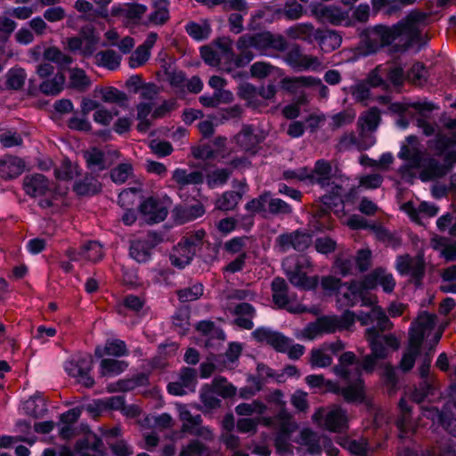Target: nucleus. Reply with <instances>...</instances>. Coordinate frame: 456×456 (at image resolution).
Listing matches in <instances>:
<instances>
[{
  "instance_id": "473e14b6",
  "label": "nucleus",
  "mask_w": 456,
  "mask_h": 456,
  "mask_svg": "<svg viewBox=\"0 0 456 456\" xmlns=\"http://www.w3.org/2000/svg\"><path fill=\"white\" fill-rule=\"evenodd\" d=\"M125 404L124 398L121 395L110 396L105 399L94 401L86 406V411L96 415L100 411L110 409L122 411Z\"/></svg>"
},
{
  "instance_id": "6ab92c4d",
  "label": "nucleus",
  "mask_w": 456,
  "mask_h": 456,
  "mask_svg": "<svg viewBox=\"0 0 456 456\" xmlns=\"http://www.w3.org/2000/svg\"><path fill=\"white\" fill-rule=\"evenodd\" d=\"M312 14L322 23H330L333 25H340L347 20L348 13L344 12L340 7L334 4H322L313 3L310 5Z\"/></svg>"
},
{
  "instance_id": "58836bf2",
  "label": "nucleus",
  "mask_w": 456,
  "mask_h": 456,
  "mask_svg": "<svg viewBox=\"0 0 456 456\" xmlns=\"http://www.w3.org/2000/svg\"><path fill=\"white\" fill-rule=\"evenodd\" d=\"M346 224L352 229H370L380 239H385V237L387 236V231L381 226L377 224H368L366 219L357 215L351 216L347 219Z\"/></svg>"
},
{
  "instance_id": "c85d7f7f",
  "label": "nucleus",
  "mask_w": 456,
  "mask_h": 456,
  "mask_svg": "<svg viewBox=\"0 0 456 456\" xmlns=\"http://www.w3.org/2000/svg\"><path fill=\"white\" fill-rule=\"evenodd\" d=\"M23 161L12 156H5L0 159V175L4 179H13L22 174Z\"/></svg>"
},
{
  "instance_id": "b1692460",
  "label": "nucleus",
  "mask_w": 456,
  "mask_h": 456,
  "mask_svg": "<svg viewBox=\"0 0 456 456\" xmlns=\"http://www.w3.org/2000/svg\"><path fill=\"white\" fill-rule=\"evenodd\" d=\"M156 237L148 234L143 239L132 241L130 256L138 263H145L151 258V250L155 246Z\"/></svg>"
},
{
  "instance_id": "6e6552de",
  "label": "nucleus",
  "mask_w": 456,
  "mask_h": 456,
  "mask_svg": "<svg viewBox=\"0 0 456 456\" xmlns=\"http://www.w3.org/2000/svg\"><path fill=\"white\" fill-rule=\"evenodd\" d=\"M436 317L422 312L411 323L409 330V345L401 361V368L409 370L413 367L415 358L419 354L423 339L428 338L436 326Z\"/></svg>"
},
{
  "instance_id": "7ed1b4c3",
  "label": "nucleus",
  "mask_w": 456,
  "mask_h": 456,
  "mask_svg": "<svg viewBox=\"0 0 456 456\" xmlns=\"http://www.w3.org/2000/svg\"><path fill=\"white\" fill-rule=\"evenodd\" d=\"M434 105L426 102H414L409 104L393 103L390 110L404 116H414L417 126L426 135L435 134L436 137L430 143V148L437 153H443L451 144H456V118H444L443 128L437 130L429 121L428 114Z\"/></svg>"
},
{
  "instance_id": "ddd939ff",
  "label": "nucleus",
  "mask_w": 456,
  "mask_h": 456,
  "mask_svg": "<svg viewBox=\"0 0 456 456\" xmlns=\"http://www.w3.org/2000/svg\"><path fill=\"white\" fill-rule=\"evenodd\" d=\"M348 415L340 405L320 408L313 415V421L320 428L334 433H342L348 428Z\"/></svg>"
},
{
  "instance_id": "a211bd4d",
  "label": "nucleus",
  "mask_w": 456,
  "mask_h": 456,
  "mask_svg": "<svg viewBox=\"0 0 456 456\" xmlns=\"http://www.w3.org/2000/svg\"><path fill=\"white\" fill-rule=\"evenodd\" d=\"M287 64L298 71L319 72L325 68L321 59L305 54L298 49L291 50L287 53Z\"/></svg>"
},
{
  "instance_id": "680f3d73",
  "label": "nucleus",
  "mask_w": 456,
  "mask_h": 456,
  "mask_svg": "<svg viewBox=\"0 0 456 456\" xmlns=\"http://www.w3.org/2000/svg\"><path fill=\"white\" fill-rule=\"evenodd\" d=\"M312 239L308 233L295 232L289 238L287 237V244L289 243L295 249L303 251L309 247Z\"/></svg>"
},
{
  "instance_id": "dca6fc26",
  "label": "nucleus",
  "mask_w": 456,
  "mask_h": 456,
  "mask_svg": "<svg viewBox=\"0 0 456 456\" xmlns=\"http://www.w3.org/2000/svg\"><path fill=\"white\" fill-rule=\"evenodd\" d=\"M297 441L313 454L320 453L322 449L329 456H337L338 453V449L332 445L327 436H319L309 428L301 429Z\"/></svg>"
},
{
  "instance_id": "3c124183",
  "label": "nucleus",
  "mask_w": 456,
  "mask_h": 456,
  "mask_svg": "<svg viewBox=\"0 0 456 456\" xmlns=\"http://www.w3.org/2000/svg\"><path fill=\"white\" fill-rule=\"evenodd\" d=\"M78 175L77 164L69 159H63L60 167L55 169V176L59 180H71Z\"/></svg>"
},
{
  "instance_id": "774afa93",
  "label": "nucleus",
  "mask_w": 456,
  "mask_h": 456,
  "mask_svg": "<svg viewBox=\"0 0 456 456\" xmlns=\"http://www.w3.org/2000/svg\"><path fill=\"white\" fill-rule=\"evenodd\" d=\"M132 174V166L128 163L118 165L111 171L110 176L114 183H125Z\"/></svg>"
},
{
  "instance_id": "412c9836",
  "label": "nucleus",
  "mask_w": 456,
  "mask_h": 456,
  "mask_svg": "<svg viewBox=\"0 0 456 456\" xmlns=\"http://www.w3.org/2000/svg\"><path fill=\"white\" fill-rule=\"evenodd\" d=\"M98 39L94 29L87 28L82 31L80 37L69 38L68 40V47L72 51H78L85 56H89L95 52Z\"/></svg>"
},
{
  "instance_id": "2f4dec72",
  "label": "nucleus",
  "mask_w": 456,
  "mask_h": 456,
  "mask_svg": "<svg viewBox=\"0 0 456 456\" xmlns=\"http://www.w3.org/2000/svg\"><path fill=\"white\" fill-rule=\"evenodd\" d=\"M103 256L102 248L100 243L97 241H90L85 244L80 252L72 253L69 257L71 261H79L81 259H86L89 262H97L101 260Z\"/></svg>"
},
{
  "instance_id": "f704fd0d",
  "label": "nucleus",
  "mask_w": 456,
  "mask_h": 456,
  "mask_svg": "<svg viewBox=\"0 0 456 456\" xmlns=\"http://www.w3.org/2000/svg\"><path fill=\"white\" fill-rule=\"evenodd\" d=\"M338 443L354 455L362 456L369 451L368 443L364 438L356 440L349 436H340Z\"/></svg>"
},
{
  "instance_id": "4d7b16f0",
  "label": "nucleus",
  "mask_w": 456,
  "mask_h": 456,
  "mask_svg": "<svg viewBox=\"0 0 456 456\" xmlns=\"http://www.w3.org/2000/svg\"><path fill=\"white\" fill-rule=\"evenodd\" d=\"M240 199V193L226 191L216 200V208L224 211L232 210L237 206Z\"/></svg>"
},
{
  "instance_id": "69168bd1",
  "label": "nucleus",
  "mask_w": 456,
  "mask_h": 456,
  "mask_svg": "<svg viewBox=\"0 0 456 456\" xmlns=\"http://www.w3.org/2000/svg\"><path fill=\"white\" fill-rule=\"evenodd\" d=\"M203 294V286L200 283L193 284L191 287L178 291L179 299L183 302L193 301Z\"/></svg>"
},
{
  "instance_id": "423d86ee",
  "label": "nucleus",
  "mask_w": 456,
  "mask_h": 456,
  "mask_svg": "<svg viewBox=\"0 0 456 456\" xmlns=\"http://www.w3.org/2000/svg\"><path fill=\"white\" fill-rule=\"evenodd\" d=\"M380 286L384 292L391 293L395 286L393 274L383 269H376L365 276L362 282H352L343 292L344 304L354 305L362 301L364 305H372L376 298L367 296V291ZM342 292L339 291V296Z\"/></svg>"
},
{
  "instance_id": "13d9d810",
  "label": "nucleus",
  "mask_w": 456,
  "mask_h": 456,
  "mask_svg": "<svg viewBox=\"0 0 456 456\" xmlns=\"http://www.w3.org/2000/svg\"><path fill=\"white\" fill-rule=\"evenodd\" d=\"M214 391L222 397H232L236 393V388L226 379L223 377H216L213 380Z\"/></svg>"
},
{
  "instance_id": "f8f14e48",
  "label": "nucleus",
  "mask_w": 456,
  "mask_h": 456,
  "mask_svg": "<svg viewBox=\"0 0 456 456\" xmlns=\"http://www.w3.org/2000/svg\"><path fill=\"white\" fill-rule=\"evenodd\" d=\"M308 86H316L319 94L322 98H326L329 94V88L324 86L320 78L311 76L298 77L295 78L287 77V94L295 91L297 94V103H302L305 101L304 89ZM299 109L297 105L287 106V118H294L298 117Z\"/></svg>"
},
{
  "instance_id": "e433bc0d",
  "label": "nucleus",
  "mask_w": 456,
  "mask_h": 456,
  "mask_svg": "<svg viewBox=\"0 0 456 456\" xmlns=\"http://www.w3.org/2000/svg\"><path fill=\"white\" fill-rule=\"evenodd\" d=\"M237 144L246 150H253L260 142L258 136L254 133L252 126H246L242 128L240 133L235 136Z\"/></svg>"
},
{
  "instance_id": "7c9ffc66",
  "label": "nucleus",
  "mask_w": 456,
  "mask_h": 456,
  "mask_svg": "<svg viewBox=\"0 0 456 456\" xmlns=\"http://www.w3.org/2000/svg\"><path fill=\"white\" fill-rule=\"evenodd\" d=\"M401 415L396 421V426L400 431V437H406L414 432L416 424L411 418V408L408 406L405 399H401L399 403Z\"/></svg>"
},
{
  "instance_id": "09e8293b",
  "label": "nucleus",
  "mask_w": 456,
  "mask_h": 456,
  "mask_svg": "<svg viewBox=\"0 0 456 456\" xmlns=\"http://www.w3.org/2000/svg\"><path fill=\"white\" fill-rule=\"evenodd\" d=\"M101 189V183L93 176H86L83 181L77 183L74 186L75 191L79 195H90L98 192Z\"/></svg>"
},
{
  "instance_id": "f03ea898",
  "label": "nucleus",
  "mask_w": 456,
  "mask_h": 456,
  "mask_svg": "<svg viewBox=\"0 0 456 456\" xmlns=\"http://www.w3.org/2000/svg\"><path fill=\"white\" fill-rule=\"evenodd\" d=\"M236 46L239 54L233 53L232 40L222 37L210 45L202 46L200 54L207 64L214 67L222 65L224 69L231 70L251 61L255 55L252 50L262 53L269 48L281 47L282 42L270 32H263L241 36Z\"/></svg>"
},
{
  "instance_id": "f257e3e1",
  "label": "nucleus",
  "mask_w": 456,
  "mask_h": 456,
  "mask_svg": "<svg viewBox=\"0 0 456 456\" xmlns=\"http://www.w3.org/2000/svg\"><path fill=\"white\" fill-rule=\"evenodd\" d=\"M367 340L371 348V354L366 355L362 363L356 361L352 352L344 353L339 358V363L333 369L334 373L346 383L341 387L337 382L325 379L322 375H309L305 378L311 387L322 388L324 391L341 395L347 402L362 403L365 402V392L362 370L370 372L374 370L377 361L386 358L389 352L399 347V341L394 335H380L375 328L366 330Z\"/></svg>"
},
{
  "instance_id": "2eb2a0df",
  "label": "nucleus",
  "mask_w": 456,
  "mask_h": 456,
  "mask_svg": "<svg viewBox=\"0 0 456 456\" xmlns=\"http://www.w3.org/2000/svg\"><path fill=\"white\" fill-rule=\"evenodd\" d=\"M66 372L74 378L77 383L91 387L94 384L90 371L93 368V359L90 354L72 357L64 365Z\"/></svg>"
},
{
  "instance_id": "f3484780",
  "label": "nucleus",
  "mask_w": 456,
  "mask_h": 456,
  "mask_svg": "<svg viewBox=\"0 0 456 456\" xmlns=\"http://www.w3.org/2000/svg\"><path fill=\"white\" fill-rule=\"evenodd\" d=\"M395 269L401 275L409 276L411 280L418 282L425 271V261L422 253H419L414 257L409 255L397 256Z\"/></svg>"
},
{
  "instance_id": "c756f323",
  "label": "nucleus",
  "mask_w": 456,
  "mask_h": 456,
  "mask_svg": "<svg viewBox=\"0 0 456 456\" xmlns=\"http://www.w3.org/2000/svg\"><path fill=\"white\" fill-rule=\"evenodd\" d=\"M358 319L362 324H368L370 322L376 323L380 330H387L392 327V322L389 321L383 309L378 305H374L370 313H362L359 315Z\"/></svg>"
},
{
  "instance_id": "a18cd8bd",
  "label": "nucleus",
  "mask_w": 456,
  "mask_h": 456,
  "mask_svg": "<svg viewBox=\"0 0 456 456\" xmlns=\"http://www.w3.org/2000/svg\"><path fill=\"white\" fill-rule=\"evenodd\" d=\"M310 362L312 366L317 368H325L332 362L331 354L327 350V346L322 345L319 348L312 350Z\"/></svg>"
},
{
  "instance_id": "c03bdc74",
  "label": "nucleus",
  "mask_w": 456,
  "mask_h": 456,
  "mask_svg": "<svg viewBox=\"0 0 456 456\" xmlns=\"http://www.w3.org/2000/svg\"><path fill=\"white\" fill-rule=\"evenodd\" d=\"M85 159L88 168L92 172L101 171L107 167L103 153L95 148L86 151L85 153Z\"/></svg>"
},
{
  "instance_id": "ea45409f",
  "label": "nucleus",
  "mask_w": 456,
  "mask_h": 456,
  "mask_svg": "<svg viewBox=\"0 0 456 456\" xmlns=\"http://www.w3.org/2000/svg\"><path fill=\"white\" fill-rule=\"evenodd\" d=\"M23 410L28 415L41 417L46 411L45 399L39 395H35L23 403Z\"/></svg>"
},
{
  "instance_id": "bb28decb",
  "label": "nucleus",
  "mask_w": 456,
  "mask_h": 456,
  "mask_svg": "<svg viewBox=\"0 0 456 456\" xmlns=\"http://www.w3.org/2000/svg\"><path fill=\"white\" fill-rule=\"evenodd\" d=\"M103 444L102 440L93 433H87L84 439L77 443L76 450L80 456H96L103 454Z\"/></svg>"
},
{
  "instance_id": "a19ab883",
  "label": "nucleus",
  "mask_w": 456,
  "mask_h": 456,
  "mask_svg": "<svg viewBox=\"0 0 456 456\" xmlns=\"http://www.w3.org/2000/svg\"><path fill=\"white\" fill-rule=\"evenodd\" d=\"M127 367L124 361L115 359H102L100 365V373L102 376H117Z\"/></svg>"
},
{
  "instance_id": "4be33fe9",
  "label": "nucleus",
  "mask_w": 456,
  "mask_h": 456,
  "mask_svg": "<svg viewBox=\"0 0 456 456\" xmlns=\"http://www.w3.org/2000/svg\"><path fill=\"white\" fill-rule=\"evenodd\" d=\"M140 212L148 223H159L167 216V206L164 200L149 198L140 206Z\"/></svg>"
},
{
  "instance_id": "de8ad7c7",
  "label": "nucleus",
  "mask_w": 456,
  "mask_h": 456,
  "mask_svg": "<svg viewBox=\"0 0 456 456\" xmlns=\"http://www.w3.org/2000/svg\"><path fill=\"white\" fill-rule=\"evenodd\" d=\"M44 58L58 64L61 69H65L72 62V59L69 56L64 54L56 47L47 48L44 52Z\"/></svg>"
},
{
  "instance_id": "4c0bfd02",
  "label": "nucleus",
  "mask_w": 456,
  "mask_h": 456,
  "mask_svg": "<svg viewBox=\"0 0 456 456\" xmlns=\"http://www.w3.org/2000/svg\"><path fill=\"white\" fill-rule=\"evenodd\" d=\"M152 105L151 103L142 102L137 105V129L141 133H145L151 126L152 116Z\"/></svg>"
},
{
  "instance_id": "49530a36",
  "label": "nucleus",
  "mask_w": 456,
  "mask_h": 456,
  "mask_svg": "<svg viewBox=\"0 0 456 456\" xmlns=\"http://www.w3.org/2000/svg\"><path fill=\"white\" fill-rule=\"evenodd\" d=\"M69 86L79 91L86 90L90 86V79L86 72L78 68L69 69Z\"/></svg>"
},
{
  "instance_id": "5fc2aeb1",
  "label": "nucleus",
  "mask_w": 456,
  "mask_h": 456,
  "mask_svg": "<svg viewBox=\"0 0 456 456\" xmlns=\"http://www.w3.org/2000/svg\"><path fill=\"white\" fill-rule=\"evenodd\" d=\"M291 284L303 289H312L317 287L318 279L317 277L309 278L301 272L291 274L289 277Z\"/></svg>"
},
{
  "instance_id": "c9c22d12",
  "label": "nucleus",
  "mask_w": 456,
  "mask_h": 456,
  "mask_svg": "<svg viewBox=\"0 0 456 456\" xmlns=\"http://www.w3.org/2000/svg\"><path fill=\"white\" fill-rule=\"evenodd\" d=\"M315 31L316 29H314L313 25L309 23H300L287 29V37L313 43Z\"/></svg>"
},
{
  "instance_id": "5701e85b",
  "label": "nucleus",
  "mask_w": 456,
  "mask_h": 456,
  "mask_svg": "<svg viewBox=\"0 0 456 456\" xmlns=\"http://www.w3.org/2000/svg\"><path fill=\"white\" fill-rule=\"evenodd\" d=\"M402 209L413 222L420 224H423V217L435 216L438 213L436 206L426 201L420 202L418 205L414 202L409 201L403 205Z\"/></svg>"
},
{
  "instance_id": "9d476101",
  "label": "nucleus",
  "mask_w": 456,
  "mask_h": 456,
  "mask_svg": "<svg viewBox=\"0 0 456 456\" xmlns=\"http://www.w3.org/2000/svg\"><path fill=\"white\" fill-rule=\"evenodd\" d=\"M354 320L355 316L350 311L344 312L340 316H322L314 322L309 323L305 329L304 334L307 338L314 339L323 334L346 330L354 324Z\"/></svg>"
},
{
  "instance_id": "9b49d317",
  "label": "nucleus",
  "mask_w": 456,
  "mask_h": 456,
  "mask_svg": "<svg viewBox=\"0 0 456 456\" xmlns=\"http://www.w3.org/2000/svg\"><path fill=\"white\" fill-rule=\"evenodd\" d=\"M23 186L28 195L42 198L39 201L42 208L58 206V201L63 195V192L56 191L53 184L40 174L26 176Z\"/></svg>"
},
{
  "instance_id": "bf43d9fd",
  "label": "nucleus",
  "mask_w": 456,
  "mask_h": 456,
  "mask_svg": "<svg viewBox=\"0 0 456 456\" xmlns=\"http://www.w3.org/2000/svg\"><path fill=\"white\" fill-rule=\"evenodd\" d=\"M273 302L278 308L285 307V284L280 278L272 283Z\"/></svg>"
},
{
  "instance_id": "20e7f679",
  "label": "nucleus",
  "mask_w": 456,
  "mask_h": 456,
  "mask_svg": "<svg viewBox=\"0 0 456 456\" xmlns=\"http://www.w3.org/2000/svg\"><path fill=\"white\" fill-rule=\"evenodd\" d=\"M428 15L412 12L393 27L377 25L366 30L365 45L369 53L376 52L396 39L402 45H411L419 37V29L428 22Z\"/></svg>"
},
{
  "instance_id": "cd10ccee",
  "label": "nucleus",
  "mask_w": 456,
  "mask_h": 456,
  "mask_svg": "<svg viewBox=\"0 0 456 456\" xmlns=\"http://www.w3.org/2000/svg\"><path fill=\"white\" fill-rule=\"evenodd\" d=\"M314 41H317L323 53H330L338 49L342 43V37L334 30L316 29Z\"/></svg>"
},
{
  "instance_id": "393cba45",
  "label": "nucleus",
  "mask_w": 456,
  "mask_h": 456,
  "mask_svg": "<svg viewBox=\"0 0 456 456\" xmlns=\"http://www.w3.org/2000/svg\"><path fill=\"white\" fill-rule=\"evenodd\" d=\"M203 179V174L197 170L176 168L172 174V181L179 190H183L191 185H199L202 183Z\"/></svg>"
},
{
  "instance_id": "864d4df0",
  "label": "nucleus",
  "mask_w": 456,
  "mask_h": 456,
  "mask_svg": "<svg viewBox=\"0 0 456 456\" xmlns=\"http://www.w3.org/2000/svg\"><path fill=\"white\" fill-rule=\"evenodd\" d=\"M65 77L62 74H57L52 79H47L40 85V90L45 94H59L64 85Z\"/></svg>"
},
{
  "instance_id": "1a4fd4ad",
  "label": "nucleus",
  "mask_w": 456,
  "mask_h": 456,
  "mask_svg": "<svg viewBox=\"0 0 456 456\" xmlns=\"http://www.w3.org/2000/svg\"><path fill=\"white\" fill-rule=\"evenodd\" d=\"M452 385L449 388L450 402L444 410L439 411L433 406L422 407V416L432 421L434 425H441L449 433L456 436V366L451 374Z\"/></svg>"
},
{
  "instance_id": "4468645a",
  "label": "nucleus",
  "mask_w": 456,
  "mask_h": 456,
  "mask_svg": "<svg viewBox=\"0 0 456 456\" xmlns=\"http://www.w3.org/2000/svg\"><path fill=\"white\" fill-rule=\"evenodd\" d=\"M204 236L205 232L202 230L184 236L170 256L172 264L179 268L187 265L201 245Z\"/></svg>"
},
{
  "instance_id": "79ce46f5",
  "label": "nucleus",
  "mask_w": 456,
  "mask_h": 456,
  "mask_svg": "<svg viewBox=\"0 0 456 456\" xmlns=\"http://www.w3.org/2000/svg\"><path fill=\"white\" fill-rule=\"evenodd\" d=\"M179 417L183 421V430L192 434L201 423L200 415L193 416L185 406H178Z\"/></svg>"
},
{
  "instance_id": "0eeeda50",
  "label": "nucleus",
  "mask_w": 456,
  "mask_h": 456,
  "mask_svg": "<svg viewBox=\"0 0 456 456\" xmlns=\"http://www.w3.org/2000/svg\"><path fill=\"white\" fill-rule=\"evenodd\" d=\"M334 176L335 170L329 162L323 159L316 161L314 170L310 173L304 170L300 175H297L295 172L287 170V180L294 177H298L301 180L310 178L313 183L320 184L322 188L329 186L332 188L331 194H326L322 198V202L324 207L322 211L323 212L331 210L333 207H337L342 203L340 195L341 187L336 183Z\"/></svg>"
},
{
  "instance_id": "603ef678",
  "label": "nucleus",
  "mask_w": 456,
  "mask_h": 456,
  "mask_svg": "<svg viewBox=\"0 0 456 456\" xmlns=\"http://www.w3.org/2000/svg\"><path fill=\"white\" fill-rule=\"evenodd\" d=\"M379 112L377 109H370L365 112L359 119L362 133L375 130L379 126Z\"/></svg>"
},
{
  "instance_id": "6e6d98bb",
  "label": "nucleus",
  "mask_w": 456,
  "mask_h": 456,
  "mask_svg": "<svg viewBox=\"0 0 456 456\" xmlns=\"http://www.w3.org/2000/svg\"><path fill=\"white\" fill-rule=\"evenodd\" d=\"M441 289L446 293L456 294V265L450 266L442 273Z\"/></svg>"
},
{
  "instance_id": "a878e982",
  "label": "nucleus",
  "mask_w": 456,
  "mask_h": 456,
  "mask_svg": "<svg viewBox=\"0 0 456 456\" xmlns=\"http://www.w3.org/2000/svg\"><path fill=\"white\" fill-rule=\"evenodd\" d=\"M252 336L257 342L270 345L277 351L283 352L285 350V339L282 334L269 328H258L254 330Z\"/></svg>"
},
{
  "instance_id": "8fccbe9b",
  "label": "nucleus",
  "mask_w": 456,
  "mask_h": 456,
  "mask_svg": "<svg viewBox=\"0 0 456 456\" xmlns=\"http://www.w3.org/2000/svg\"><path fill=\"white\" fill-rule=\"evenodd\" d=\"M6 86L10 89L18 90L25 83L26 73L20 68H12L5 75Z\"/></svg>"
},
{
  "instance_id": "e2e57ef3",
  "label": "nucleus",
  "mask_w": 456,
  "mask_h": 456,
  "mask_svg": "<svg viewBox=\"0 0 456 456\" xmlns=\"http://www.w3.org/2000/svg\"><path fill=\"white\" fill-rule=\"evenodd\" d=\"M187 33L196 40H203L208 37L210 28L208 24L189 23L186 25Z\"/></svg>"
},
{
  "instance_id": "aec40b11",
  "label": "nucleus",
  "mask_w": 456,
  "mask_h": 456,
  "mask_svg": "<svg viewBox=\"0 0 456 456\" xmlns=\"http://www.w3.org/2000/svg\"><path fill=\"white\" fill-rule=\"evenodd\" d=\"M146 6L140 4H124L113 5L111 14L117 16L126 26L135 25L140 22L146 12Z\"/></svg>"
},
{
  "instance_id": "338daca9",
  "label": "nucleus",
  "mask_w": 456,
  "mask_h": 456,
  "mask_svg": "<svg viewBox=\"0 0 456 456\" xmlns=\"http://www.w3.org/2000/svg\"><path fill=\"white\" fill-rule=\"evenodd\" d=\"M187 392H193L196 387V371L191 368H184L181 371L178 380Z\"/></svg>"
},
{
  "instance_id": "37998d69",
  "label": "nucleus",
  "mask_w": 456,
  "mask_h": 456,
  "mask_svg": "<svg viewBox=\"0 0 456 456\" xmlns=\"http://www.w3.org/2000/svg\"><path fill=\"white\" fill-rule=\"evenodd\" d=\"M153 12L149 16V22L152 25H161L169 17L168 4L166 0H158L153 4Z\"/></svg>"
},
{
  "instance_id": "72a5a7b5",
  "label": "nucleus",
  "mask_w": 456,
  "mask_h": 456,
  "mask_svg": "<svg viewBox=\"0 0 456 456\" xmlns=\"http://www.w3.org/2000/svg\"><path fill=\"white\" fill-rule=\"evenodd\" d=\"M94 354L97 357L102 358L105 354L120 357L128 354L126 346L124 341L120 339H109L105 346H97Z\"/></svg>"
},
{
  "instance_id": "052dcab7",
  "label": "nucleus",
  "mask_w": 456,
  "mask_h": 456,
  "mask_svg": "<svg viewBox=\"0 0 456 456\" xmlns=\"http://www.w3.org/2000/svg\"><path fill=\"white\" fill-rule=\"evenodd\" d=\"M97 61L102 66L109 69H115L120 63V57L114 51L109 50L98 53Z\"/></svg>"
},
{
  "instance_id": "0e129e2a",
  "label": "nucleus",
  "mask_w": 456,
  "mask_h": 456,
  "mask_svg": "<svg viewBox=\"0 0 456 456\" xmlns=\"http://www.w3.org/2000/svg\"><path fill=\"white\" fill-rule=\"evenodd\" d=\"M230 175L227 169H216L207 175V182L212 188L224 184Z\"/></svg>"
},
{
  "instance_id": "39448f33",
  "label": "nucleus",
  "mask_w": 456,
  "mask_h": 456,
  "mask_svg": "<svg viewBox=\"0 0 456 456\" xmlns=\"http://www.w3.org/2000/svg\"><path fill=\"white\" fill-rule=\"evenodd\" d=\"M398 157L405 161L399 172L405 179L414 177L418 172L423 181L432 180L446 174L445 166L429 157L416 136H409L401 148Z\"/></svg>"
}]
</instances>
